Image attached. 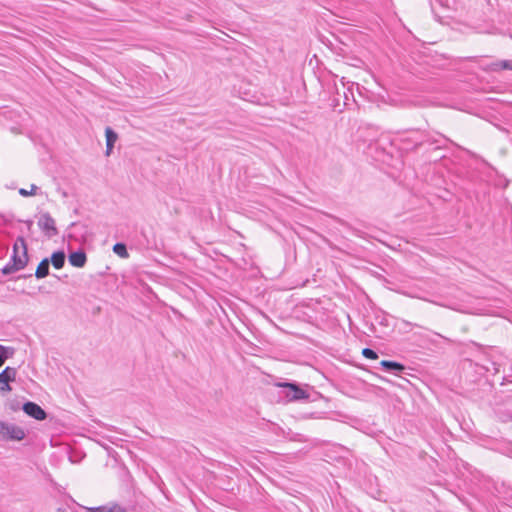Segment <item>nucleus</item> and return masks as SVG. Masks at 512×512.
<instances>
[{
	"mask_svg": "<svg viewBox=\"0 0 512 512\" xmlns=\"http://www.w3.org/2000/svg\"><path fill=\"white\" fill-rule=\"evenodd\" d=\"M25 438V431L23 428L4 421H0V439L9 441H21Z\"/></svg>",
	"mask_w": 512,
	"mask_h": 512,
	"instance_id": "f257e3e1",
	"label": "nucleus"
},
{
	"mask_svg": "<svg viewBox=\"0 0 512 512\" xmlns=\"http://www.w3.org/2000/svg\"><path fill=\"white\" fill-rule=\"evenodd\" d=\"M11 263L16 264L17 261L22 262L20 264L21 267L25 268L28 264L29 257L27 252V244L25 239L22 236L17 237L14 245H13V254L11 255L10 260Z\"/></svg>",
	"mask_w": 512,
	"mask_h": 512,
	"instance_id": "f03ea898",
	"label": "nucleus"
},
{
	"mask_svg": "<svg viewBox=\"0 0 512 512\" xmlns=\"http://www.w3.org/2000/svg\"><path fill=\"white\" fill-rule=\"evenodd\" d=\"M340 83L342 86V94L340 92L339 87L337 84H335L336 87V95L342 96L344 99V106L348 107L351 105V103H355V97H354V87L359 89V85L355 84L354 82L346 81L345 77H342L340 79Z\"/></svg>",
	"mask_w": 512,
	"mask_h": 512,
	"instance_id": "7ed1b4c3",
	"label": "nucleus"
},
{
	"mask_svg": "<svg viewBox=\"0 0 512 512\" xmlns=\"http://www.w3.org/2000/svg\"><path fill=\"white\" fill-rule=\"evenodd\" d=\"M278 386L285 389V397L288 399V401H298L309 398L308 392L302 389L296 383L285 382L278 384Z\"/></svg>",
	"mask_w": 512,
	"mask_h": 512,
	"instance_id": "20e7f679",
	"label": "nucleus"
},
{
	"mask_svg": "<svg viewBox=\"0 0 512 512\" xmlns=\"http://www.w3.org/2000/svg\"><path fill=\"white\" fill-rule=\"evenodd\" d=\"M441 141L450 142V140L448 138H446L445 136H443L442 134H439V133L432 134L430 132L422 131L421 138L416 139L415 146H421L424 143H428V144H436L438 148H442V147H444V145L441 144Z\"/></svg>",
	"mask_w": 512,
	"mask_h": 512,
	"instance_id": "39448f33",
	"label": "nucleus"
},
{
	"mask_svg": "<svg viewBox=\"0 0 512 512\" xmlns=\"http://www.w3.org/2000/svg\"><path fill=\"white\" fill-rule=\"evenodd\" d=\"M38 226L48 237L58 235L55 220L49 213L41 214L38 220Z\"/></svg>",
	"mask_w": 512,
	"mask_h": 512,
	"instance_id": "423d86ee",
	"label": "nucleus"
},
{
	"mask_svg": "<svg viewBox=\"0 0 512 512\" xmlns=\"http://www.w3.org/2000/svg\"><path fill=\"white\" fill-rule=\"evenodd\" d=\"M23 411L30 417L42 421L47 418L45 410L35 402L27 401L23 404Z\"/></svg>",
	"mask_w": 512,
	"mask_h": 512,
	"instance_id": "0eeeda50",
	"label": "nucleus"
},
{
	"mask_svg": "<svg viewBox=\"0 0 512 512\" xmlns=\"http://www.w3.org/2000/svg\"><path fill=\"white\" fill-rule=\"evenodd\" d=\"M17 371L15 368L6 367L2 372H0V390L4 392L11 391V387L9 382H12L16 378Z\"/></svg>",
	"mask_w": 512,
	"mask_h": 512,
	"instance_id": "6e6552de",
	"label": "nucleus"
},
{
	"mask_svg": "<svg viewBox=\"0 0 512 512\" xmlns=\"http://www.w3.org/2000/svg\"><path fill=\"white\" fill-rule=\"evenodd\" d=\"M68 260L72 266L81 268L86 264L87 257L83 250H78L70 253Z\"/></svg>",
	"mask_w": 512,
	"mask_h": 512,
	"instance_id": "1a4fd4ad",
	"label": "nucleus"
},
{
	"mask_svg": "<svg viewBox=\"0 0 512 512\" xmlns=\"http://www.w3.org/2000/svg\"><path fill=\"white\" fill-rule=\"evenodd\" d=\"M89 512H126V509L117 503H108L98 507L88 508Z\"/></svg>",
	"mask_w": 512,
	"mask_h": 512,
	"instance_id": "9d476101",
	"label": "nucleus"
},
{
	"mask_svg": "<svg viewBox=\"0 0 512 512\" xmlns=\"http://www.w3.org/2000/svg\"><path fill=\"white\" fill-rule=\"evenodd\" d=\"M106 136V152L105 154L109 156L113 150L114 144L118 138L117 133L110 127L105 129Z\"/></svg>",
	"mask_w": 512,
	"mask_h": 512,
	"instance_id": "9b49d317",
	"label": "nucleus"
},
{
	"mask_svg": "<svg viewBox=\"0 0 512 512\" xmlns=\"http://www.w3.org/2000/svg\"><path fill=\"white\" fill-rule=\"evenodd\" d=\"M380 365L383 369L389 372H402L405 370V366L399 362L396 361H390V360H382L380 362Z\"/></svg>",
	"mask_w": 512,
	"mask_h": 512,
	"instance_id": "f8f14e48",
	"label": "nucleus"
},
{
	"mask_svg": "<svg viewBox=\"0 0 512 512\" xmlns=\"http://www.w3.org/2000/svg\"><path fill=\"white\" fill-rule=\"evenodd\" d=\"M49 259L44 258L37 266L35 271V277L38 279L45 278L49 275Z\"/></svg>",
	"mask_w": 512,
	"mask_h": 512,
	"instance_id": "ddd939ff",
	"label": "nucleus"
},
{
	"mask_svg": "<svg viewBox=\"0 0 512 512\" xmlns=\"http://www.w3.org/2000/svg\"><path fill=\"white\" fill-rule=\"evenodd\" d=\"M65 253L63 251H56L51 255V263L55 269H61L65 264Z\"/></svg>",
	"mask_w": 512,
	"mask_h": 512,
	"instance_id": "4468645a",
	"label": "nucleus"
},
{
	"mask_svg": "<svg viewBox=\"0 0 512 512\" xmlns=\"http://www.w3.org/2000/svg\"><path fill=\"white\" fill-rule=\"evenodd\" d=\"M20 264H22V262L20 261H17L16 264L14 263H11V261H9L1 270L0 272L3 274V275H10L12 273H15L19 270H22L24 269L23 267L20 266Z\"/></svg>",
	"mask_w": 512,
	"mask_h": 512,
	"instance_id": "2eb2a0df",
	"label": "nucleus"
},
{
	"mask_svg": "<svg viewBox=\"0 0 512 512\" xmlns=\"http://www.w3.org/2000/svg\"><path fill=\"white\" fill-rule=\"evenodd\" d=\"M113 252L121 258L129 257L126 245L121 242H118L113 246Z\"/></svg>",
	"mask_w": 512,
	"mask_h": 512,
	"instance_id": "dca6fc26",
	"label": "nucleus"
},
{
	"mask_svg": "<svg viewBox=\"0 0 512 512\" xmlns=\"http://www.w3.org/2000/svg\"><path fill=\"white\" fill-rule=\"evenodd\" d=\"M409 136L402 138L403 141H408L412 143L413 148H417L418 146H415V142L417 138H421V131L419 130H410L407 132Z\"/></svg>",
	"mask_w": 512,
	"mask_h": 512,
	"instance_id": "f3484780",
	"label": "nucleus"
},
{
	"mask_svg": "<svg viewBox=\"0 0 512 512\" xmlns=\"http://www.w3.org/2000/svg\"><path fill=\"white\" fill-rule=\"evenodd\" d=\"M492 69L496 70H512V60H501L492 64Z\"/></svg>",
	"mask_w": 512,
	"mask_h": 512,
	"instance_id": "a211bd4d",
	"label": "nucleus"
},
{
	"mask_svg": "<svg viewBox=\"0 0 512 512\" xmlns=\"http://www.w3.org/2000/svg\"><path fill=\"white\" fill-rule=\"evenodd\" d=\"M362 355L367 358V359H371V360H376L378 359V354L376 351H374L373 349L371 348H364L362 350Z\"/></svg>",
	"mask_w": 512,
	"mask_h": 512,
	"instance_id": "6ab92c4d",
	"label": "nucleus"
},
{
	"mask_svg": "<svg viewBox=\"0 0 512 512\" xmlns=\"http://www.w3.org/2000/svg\"><path fill=\"white\" fill-rule=\"evenodd\" d=\"M37 189H38V188H37V186H36V185H34V184H32V185H31V189H30L29 191H28V190H26V189H24V188L19 189V194H20L21 196H24V197L32 196V195H35V194H36V190H37Z\"/></svg>",
	"mask_w": 512,
	"mask_h": 512,
	"instance_id": "aec40b11",
	"label": "nucleus"
},
{
	"mask_svg": "<svg viewBox=\"0 0 512 512\" xmlns=\"http://www.w3.org/2000/svg\"><path fill=\"white\" fill-rule=\"evenodd\" d=\"M7 359L6 348L0 345V367L4 364Z\"/></svg>",
	"mask_w": 512,
	"mask_h": 512,
	"instance_id": "412c9836",
	"label": "nucleus"
}]
</instances>
